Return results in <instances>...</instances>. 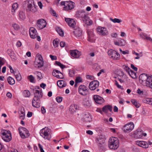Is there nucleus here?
I'll list each match as a JSON object with an SVG mask.
<instances>
[{
  "label": "nucleus",
  "mask_w": 152,
  "mask_h": 152,
  "mask_svg": "<svg viewBox=\"0 0 152 152\" xmlns=\"http://www.w3.org/2000/svg\"><path fill=\"white\" fill-rule=\"evenodd\" d=\"M131 68L134 70L137 71V67H135L133 64H131Z\"/></svg>",
  "instance_id": "nucleus-57"
},
{
  "label": "nucleus",
  "mask_w": 152,
  "mask_h": 152,
  "mask_svg": "<svg viewBox=\"0 0 152 152\" xmlns=\"http://www.w3.org/2000/svg\"><path fill=\"white\" fill-rule=\"evenodd\" d=\"M136 144L141 147L147 148L148 147V143L145 141H137L136 142Z\"/></svg>",
  "instance_id": "nucleus-21"
},
{
  "label": "nucleus",
  "mask_w": 152,
  "mask_h": 152,
  "mask_svg": "<svg viewBox=\"0 0 152 152\" xmlns=\"http://www.w3.org/2000/svg\"><path fill=\"white\" fill-rule=\"evenodd\" d=\"M27 10L33 12L37 11V6L35 5L33 0H28Z\"/></svg>",
  "instance_id": "nucleus-8"
},
{
  "label": "nucleus",
  "mask_w": 152,
  "mask_h": 152,
  "mask_svg": "<svg viewBox=\"0 0 152 152\" xmlns=\"http://www.w3.org/2000/svg\"><path fill=\"white\" fill-rule=\"evenodd\" d=\"M131 102L136 107L138 108L140 107V104L137 102L136 100L134 99H132L131 100Z\"/></svg>",
  "instance_id": "nucleus-39"
},
{
  "label": "nucleus",
  "mask_w": 152,
  "mask_h": 152,
  "mask_svg": "<svg viewBox=\"0 0 152 152\" xmlns=\"http://www.w3.org/2000/svg\"><path fill=\"white\" fill-rule=\"evenodd\" d=\"M20 135L23 138H25L28 137L30 135L29 132L26 128L20 127L18 129Z\"/></svg>",
  "instance_id": "nucleus-7"
},
{
  "label": "nucleus",
  "mask_w": 152,
  "mask_h": 152,
  "mask_svg": "<svg viewBox=\"0 0 152 152\" xmlns=\"http://www.w3.org/2000/svg\"><path fill=\"white\" fill-rule=\"evenodd\" d=\"M99 83L97 80H94L91 82L89 86V88L91 90H95L99 86Z\"/></svg>",
  "instance_id": "nucleus-13"
},
{
  "label": "nucleus",
  "mask_w": 152,
  "mask_h": 152,
  "mask_svg": "<svg viewBox=\"0 0 152 152\" xmlns=\"http://www.w3.org/2000/svg\"><path fill=\"white\" fill-rule=\"evenodd\" d=\"M35 74L38 77V78L39 80L42 78V76L41 72H37L35 73Z\"/></svg>",
  "instance_id": "nucleus-48"
},
{
  "label": "nucleus",
  "mask_w": 152,
  "mask_h": 152,
  "mask_svg": "<svg viewBox=\"0 0 152 152\" xmlns=\"http://www.w3.org/2000/svg\"><path fill=\"white\" fill-rule=\"evenodd\" d=\"M70 55L75 58H78L81 55L80 53L77 50H71L69 51Z\"/></svg>",
  "instance_id": "nucleus-15"
},
{
  "label": "nucleus",
  "mask_w": 152,
  "mask_h": 152,
  "mask_svg": "<svg viewBox=\"0 0 152 152\" xmlns=\"http://www.w3.org/2000/svg\"><path fill=\"white\" fill-rule=\"evenodd\" d=\"M46 21L43 19H39L37 20V28L39 30L45 28L46 26Z\"/></svg>",
  "instance_id": "nucleus-10"
},
{
  "label": "nucleus",
  "mask_w": 152,
  "mask_h": 152,
  "mask_svg": "<svg viewBox=\"0 0 152 152\" xmlns=\"http://www.w3.org/2000/svg\"><path fill=\"white\" fill-rule=\"evenodd\" d=\"M115 85L118 88L121 89H123V88H122L121 86L119 84L118 82H117V81L116 80H115Z\"/></svg>",
  "instance_id": "nucleus-54"
},
{
  "label": "nucleus",
  "mask_w": 152,
  "mask_h": 152,
  "mask_svg": "<svg viewBox=\"0 0 152 152\" xmlns=\"http://www.w3.org/2000/svg\"><path fill=\"white\" fill-rule=\"evenodd\" d=\"M83 20L88 26L91 25L93 23V21L89 19L87 16L86 17V18Z\"/></svg>",
  "instance_id": "nucleus-26"
},
{
  "label": "nucleus",
  "mask_w": 152,
  "mask_h": 152,
  "mask_svg": "<svg viewBox=\"0 0 152 152\" xmlns=\"http://www.w3.org/2000/svg\"><path fill=\"white\" fill-rule=\"evenodd\" d=\"M56 30L60 36L61 37L64 36L63 32L61 28L59 27H57L56 28Z\"/></svg>",
  "instance_id": "nucleus-37"
},
{
  "label": "nucleus",
  "mask_w": 152,
  "mask_h": 152,
  "mask_svg": "<svg viewBox=\"0 0 152 152\" xmlns=\"http://www.w3.org/2000/svg\"><path fill=\"white\" fill-rule=\"evenodd\" d=\"M74 7L73 3L70 2L68 4L66 3V6L64 7V10H68L74 8Z\"/></svg>",
  "instance_id": "nucleus-25"
},
{
  "label": "nucleus",
  "mask_w": 152,
  "mask_h": 152,
  "mask_svg": "<svg viewBox=\"0 0 152 152\" xmlns=\"http://www.w3.org/2000/svg\"><path fill=\"white\" fill-rule=\"evenodd\" d=\"M123 69L128 73L129 71L131 70V69L128 66L126 65H124L123 66Z\"/></svg>",
  "instance_id": "nucleus-49"
},
{
  "label": "nucleus",
  "mask_w": 152,
  "mask_h": 152,
  "mask_svg": "<svg viewBox=\"0 0 152 152\" xmlns=\"http://www.w3.org/2000/svg\"><path fill=\"white\" fill-rule=\"evenodd\" d=\"M77 106L75 104L71 105L69 107V111L72 113H74L77 110Z\"/></svg>",
  "instance_id": "nucleus-27"
},
{
  "label": "nucleus",
  "mask_w": 152,
  "mask_h": 152,
  "mask_svg": "<svg viewBox=\"0 0 152 152\" xmlns=\"http://www.w3.org/2000/svg\"><path fill=\"white\" fill-rule=\"evenodd\" d=\"M14 75L17 80L18 81H19L21 80V76L20 73H19L18 72H14Z\"/></svg>",
  "instance_id": "nucleus-34"
},
{
  "label": "nucleus",
  "mask_w": 152,
  "mask_h": 152,
  "mask_svg": "<svg viewBox=\"0 0 152 152\" xmlns=\"http://www.w3.org/2000/svg\"><path fill=\"white\" fill-rule=\"evenodd\" d=\"M75 35L77 37H79L81 36L82 34V32L81 30L79 29H77L73 31Z\"/></svg>",
  "instance_id": "nucleus-31"
},
{
  "label": "nucleus",
  "mask_w": 152,
  "mask_h": 152,
  "mask_svg": "<svg viewBox=\"0 0 152 152\" xmlns=\"http://www.w3.org/2000/svg\"><path fill=\"white\" fill-rule=\"evenodd\" d=\"M36 57L38 58L37 60L39 61H44L43 59L42 55L39 53L37 54L36 56Z\"/></svg>",
  "instance_id": "nucleus-44"
},
{
  "label": "nucleus",
  "mask_w": 152,
  "mask_h": 152,
  "mask_svg": "<svg viewBox=\"0 0 152 152\" xmlns=\"http://www.w3.org/2000/svg\"><path fill=\"white\" fill-rule=\"evenodd\" d=\"M52 74L53 76L59 79H63L64 77L63 74L58 70H53Z\"/></svg>",
  "instance_id": "nucleus-14"
},
{
  "label": "nucleus",
  "mask_w": 152,
  "mask_h": 152,
  "mask_svg": "<svg viewBox=\"0 0 152 152\" xmlns=\"http://www.w3.org/2000/svg\"><path fill=\"white\" fill-rule=\"evenodd\" d=\"M38 5L40 9H42V4L41 1L38 2Z\"/></svg>",
  "instance_id": "nucleus-63"
},
{
  "label": "nucleus",
  "mask_w": 152,
  "mask_h": 152,
  "mask_svg": "<svg viewBox=\"0 0 152 152\" xmlns=\"http://www.w3.org/2000/svg\"><path fill=\"white\" fill-rule=\"evenodd\" d=\"M8 53L12 59H14V60H16L15 58L14 57L13 55H12L13 53H12L11 50H8Z\"/></svg>",
  "instance_id": "nucleus-47"
},
{
  "label": "nucleus",
  "mask_w": 152,
  "mask_h": 152,
  "mask_svg": "<svg viewBox=\"0 0 152 152\" xmlns=\"http://www.w3.org/2000/svg\"><path fill=\"white\" fill-rule=\"evenodd\" d=\"M82 82V79L80 77H76L75 80V86L77 84L81 82Z\"/></svg>",
  "instance_id": "nucleus-45"
},
{
  "label": "nucleus",
  "mask_w": 152,
  "mask_h": 152,
  "mask_svg": "<svg viewBox=\"0 0 152 152\" xmlns=\"http://www.w3.org/2000/svg\"><path fill=\"white\" fill-rule=\"evenodd\" d=\"M53 44L54 47L56 48L59 45V42L56 39H55L53 41Z\"/></svg>",
  "instance_id": "nucleus-50"
},
{
  "label": "nucleus",
  "mask_w": 152,
  "mask_h": 152,
  "mask_svg": "<svg viewBox=\"0 0 152 152\" xmlns=\"http://www.w3.org/2000/svg\"><path fill=\"white\" fill-rule=\"evenodd\" d=\"M137 93L140 94L143 93V91H142L140 90V89L138 88L137 91Z\"/></svg>",
  "instance_id": "nucleus-64"
},
{
  "label": "nucleus",
  "mask_w": 152,
  "mask_h": 152,
  "mask_svg": "<svg viewBox=\"0 0 152 152\" xmlns=\"http://www.w3.org/2000/svg\"><path fill=\"white\" fill-rule=\"evenodd\" d=\"M142 101L144 103L152 105V98H145L143 99Z\"/></svg>",
  "instance_id": "nucleus-32"
},
{
  "label": "nucleus",
  "mask_w": 152,
  "mask_h": 152,
  "mask_svg": "<svg viewBox=\"0 0 152 152\" xmlns=\"http://www.w3.org/2000/svg\"><path fill=\"white\" fill-rule=\"evenodd\" d=\"M50 131V129L48 128L45 127L40 130V135L45 139L50 140L51 138Z\"/></svg>",
  "instance_id": "nucleus-4"
},
{
  "label": "nucleus",
  "mask_w": 152,
  "mask_h": 152,
  "mask_svg": "<svg viewBox=\"0 0 152 152\" xmlns=\"http://www.w3.org/2000/svg\"><path fill=\"white\" fill-rule=\"evenodd\" d=\"M88 33V40L91 42H93L94 41V34L93 32L90 30L87 31Z\"/></svg>",
  "instance_id": "nucleus-20"
},
{
  "label": "nucleus",
  "mask_w": 152,
  "mask_h": 152,
  "mask_svg": "<svg viewBox=\"0 0 152 152\" xmlns=\"http://www.w3.org/2000/svg\"><path fill=\"white\" fill-rule=\"evenodd\" d=\"M22 45L21 42L19 41H18L16 44V45L18 47H20Z\"/></svg>",
  "instance_id": "nucleus-59"
},
{
  "label": "nucleus",
  "mask_w": 152,
  "mask_h": 152,
  "mask_svg": "<svg viewBox=\"0 0 152 152\" xmlns=\"http://www.w3.org/2000/svg\"><path fill=\"white\" fill-rule=\"evenodd\" d=\"M1 137L3 140L6 142H10L12 139L10 132L6 130L2 132Z\"/></svg>",
  "instance_id": "nucleus-6"
},
{
  "label": "nucleus",
  "mask_w": 152,
  "mask_h": 152,
  "mask_svg": "<svg viewBox=\"0 0 152 152\" xmlns=\"http://www.w3.org/2000/svg\"><path fill=\"white\" fill-rule=\"evenodd\" d=\"M58 86L60 88H62L66 85V83H64V82L63 80H59L57 82Z\"/></svg>",
  "instance_id": "nucleus-29"
},
{
  "label": "nucleus",
  "mask_w": 152,
  "mask_h": 152,
  "mask_svg": "<svg viewBox=\"0 0 152 152\" xmlns=\"http://www.w3.org/2000/svg\"><path fill=\"white\" fill-rule=\"evenodd\" d=\"M18 5L17 3H14L12 5L11 11L13 15H14L16 10L18 8Z\"/></svg>",
  "instance_id": "nucleus-33"
},
{
  "label": "nucleus",
  "mask_w": 152,
  "mask_h": 152,
  "mask_svg": "<svg viewBox=\"0 0 152 152\" xmlns=\"http://www.w3.org/2000/svg\"><path fill=\"white\" fill-rule=\"evenodd\" d=\"M93 99L95 102L98 104H101L103 103L104 101V99L98 95H94L93 96Z\"/></svg>",
  "instance_id": "nucleus-18"
},
{
  "label": "nucleus",
  "mask_w": 152,
  "mask_h": 152,
  "mask_svg": "<svg viewBox=\"0 0 152 152\" xmlns=\"http://www.w3.org/2000/svg\"><path fill=\"white\" fill-rule=\"evenodd\" d=\"M19 17L20 19L24 20L26 18L25 13L23 12H20L19 13Z\"/></svg>",
  "instance_id": "nucleus-41"
},
{
  "label": "nucleus",
  "mask_w": 152,
  "mask_h": 152,
  "mask_svg": "<svg viewBox=\"0 0 152 152\" xmlns=\"http://www.w3.org/2000/svg\"><path fill=\"white\" fill-rule=\"evenodd\" d=\"M83 120L86 122H90L91 120L90 115L88 114H87L83 116Z\"/></svg>",
  "instance_id": "nucleus-30"
},
{
  "label": "nucleus",
  "mask_w": 152,
  "mask_h": 152,
  "mask_svg": "<svg viewBox=\"0 0 152 152\" xmlns=\"http://www.w3.org/2000/svg\"><path fill=\"white\" fill-rule=\"evenodd\" d=\"M34 63L35 66L39 68L42 67L43 66L44 62V61L36 60V59H35Z\"/></svg>",
  "instance_id": "nucleus-23"
},
{
  "label": "nucleus",
  "mask_w": 152,
  "mask_h": 152,
  "mask_svg": "<svg viewBox=\"0 0 152 152\" xmlns=\"http://www.w3.org/2000/svg\"><path fill=\"white\" fill-rule=\"evenodd\" d=\"M78 92L80 94L83 96H85L87 94L88 90L85 86L81 85L79 87Z\"/></svg>",
  "instance_id": "nucleus-12"
},
{
  "label": "nucleus",
  "mask_w": 152,
  "mask_h": 152,
  "mask_svg": "<svg viewBox=\"0 0 152 152\" xmlns=\"http://www.w3.org/2000/svg\"><path fill=\"white\" fill-rule=\"evenodd\" d=\"M50 57L52 60H56L57 59V57L56 56H54L52 55H50Z\"/></svg>",
  "instance_id": "nucleus-55"
},
{
  "label": "nucleus",
  "mask_w": 152,
  "mask_h": 152,
  "mask_svg": "<svg viewBox=\"0 0 152 152\" xmlns=\"http://www.w3.org/2000/svg\"><path fill=\"white\" fill-rule=\"evenodd\" d=\"M96 141L97 143L100 145H102L104 142V139L101 136H99L97 137Z\"/></svg>",
  "instance_id": "nucleus-28"
},
{
  "label": "nucleus",
  "mask_w": 152,
  "mask_h": 152,
  "mask_svg": "<svg viewBox=\"0 0 152 152\" xmlns=\"http://www.w3.org/2000/svg\"><path fill=\"white\" fill-rule=\"evenodd\" d=\"M4 64V60L2 58L0 57V65L2 66Z\"/></svg>",
  "instance_id": "nucleus-56"
},
{
  "label": "nucleus",
  "mask_w": 152,
  "mask_h": 152,
  "mask_svg": "<svg viewBox=\"0 0 152 152\" xmlns=\"http://www.w3.org/2000/svg\"><path fill=\"white\" fill-rule=\"evenodd\" d=\"M140 37L143 39L149 40L151 42L152 41V39L145 33H141L140 34Z\"/></svg>",
  "instance_id": "nucleus-22"
},
{
  "label": "nucleus",
  "mask_w": 152,
  "mask_h": 152,
  "mask_svg": "<svg viewBox=\"0 0 152 152\" xmlns=\"http://www.w3.org/2000/svg\"><path fill=\"white\" fill-rule=\"evenodd\" d=\"M128 73L132 78L134 79L136 78V74L131 69V70Z\"/></svg>",
  "instance_id": "nucleus-36"
},
{
  "label": "nucleus",
  "mask_w": 152,
  "mask_h": 152,
  "mask_svg": "<svg viewBox=\"0 0 152 152\" xmlns=\"http://www.w3.org/2000/svg\"><path fill=\"white\" fill-rule=\"evenodd\" d=\"M7 80L8 83L11 85H13L15 83V80L11 77H9L7 78Z\"/></svg>",
  "instance_id": "nucleus-35"
},
{
  "label": "nucleus",
  "mask_w": 152,
  "mask_h": 152,
  "mask_svg": "<svg viewBox=\"0 0 152 152\" xmlns=\"http://www.w3.org/2000/svg\"><path fill=\"white\" fill-rule=\"evenodd\" d=\"M65 20L66 22L70 27L72 28H74L75 27L76 23L73 19L65 18Z\"/></svg>",
  "instance_id": "nucleus-17"
},
{
  "label": "nucleus",
  "mask_w": 152,
  "mask_h": 152,
  "mask_svg": "<svg viewBox=\"0 0 152 152\" xmlns=\"http://www.w3.org/2000/svg\"><path fill=\"white\" fill-rule=\"evenodd\" d=\"M12 26L14 29L16 31H18L20 28V26L19 25L16 23L12 24Z\"/></svg>",
  "instance_id": "nucleus-40"
},
{
  "label": "nucleus",
  "mask_w": 152,
  "mask_h": 152,
  "mask_svg": "<svg viewBox=\"0 0 152 152\" xmlns=\"http://www.w3.org/2000/svg\"><path fill=\"white\" fill-rule=\"evenodd\" d=\"M112 110V107L109 105H106L103 107L102 108L103 112L107 113L109 110L110 112H111Z\"/></svg>",
  "instance_id": "nucleus-24"
},
{
  "label": "nucleus",
  "mask_w": 152,
  "mask_h": 152,
  "mask_svg": "<svg viewBox=\"0 0 152 152\" xmlns=\"http://www.w3.org/2000/svg\"><path fill=\"white\" fill-rule=\"evenodd\" d=\"M7 96L10 98H11L12 97V94L10 92H8L6 94Z\"/></svg>",
  "instance_id": "nucleus-62"
},
{
  "label": "nucleus",
  "mask_w": 152,
  "mask_h": 152,
  "mask_svg": "<svg viewBox=\"0 0 152 152\" xmlns=\"http://www.w3.org/2000/svg\"><path fill=\"white\" fill-rule=\"evenodd\" d=\"M38 145L40 149L41 152H44V151L43 150V148L42 146L41 145V144L39 143Z\"/></svg>",
  "instance_id": "nucleus-60"
},
{
  "label": "nucleus",
  "mask_w": 152,
  "mask_h": 152,
  "mask_svg": "<svg viewBox=\"0 0 152 152\" xmlns=\"http://www.w3.org/2000/svg\"><path fill=\"white\" fill-rule=\"evenodd\" d=\"M119 140L118 138L112 137L109 139L108 146L110 149H116L119 146Z\"/></svg>",
  "instance_id": "nucleus-3"
},
{
  "label": "nucleus",
  "mask_w": 152,
  "mask_h": 152,
  "mask_svg": "<svg viewBox=\"0 0 152 152\" xmlns=\"http://www.w3.org/2000/svg\"><path fill=\"white\" fill-rule=\"evenodd\" d=\"M107 53L110 58L112 59L115 60L119 59L120 55L116 51L110 49L108 51Z\"/></svg>",
  "instance_id": "nucleus-5"
},
{
  "label": "nucleus",
  "mask_w": 152,
  "mask_h": 152,
  "mask_svg": "<svg viewBox=\"0 0 152 152\" xmlns=\"http://www.w3.org/2000/svg\"><path fill=\"white\" fill-rule=\"evenodd\" d=\"M75 71L72 69H70L69 71V76L71 77H72L75 76Z\"/></svg>",
  "instance_id": "nucleus-43"
},
{
  "label": "nucleus",
  "mask_w": 152,
  "mask_h": 152,
  "mask_svg": "<svg viewBox=\"0 0 152 152\" xmlns=\"http://www.w3.org/2000/svg\"><path fill=\"white\" fill-rule=\"evenodd\" d=\"M140 83L144 86H146L149 87L152 83V76H148L145 73L141 75L139 77Z\"/></svg>",
  "instance_id": "nucleus-2"
},
{
  "label": "nucleus",
  "mask_w": 152,
  "mask_h": 152,
  "mask_svg": "<svg viewBox=\"0 0 152 152\" xmlns=\"http://www.w3.org/2000/svg\"><path fill=\"white\" fill-rule=\"evenodd\" d=\"M65 45V42H64L62 41L60 42V46L61 47H64Z\"/></svg>",
  "instance_id": "nucleus-61"
},
{
  "label": "nucleus",
  "mask_w": 152,
  "mask_h": 152,
  "mask_svg": "<svg viewBox=\"0 0 152 152\" xmlns=\"http://www.w3.org/2000/svg\"><path fill=\"white\" fill-rule=\"evenodd\" d=\"M76 16L79 18L80 19L83 20L87 16L85 12L83 10H79L77 12Z\"/></svg>",
  "instance_id": "nucleus-16"
},
{
  "label": "nucleus",
  "mask_w": 152,
  "mask_h": 152,
  "mask_svg": "<svg viewBox=\"0 0 152 152\" xmlns=\"http://www.w3.org/2000/svg\"><path fill=\"white\" fill-rule=\"evenodd\" d=\"M25 113L23 112H21V114L20 115V117L21 119L23 120L24 118Z\"/></svg>",
  "instance_id": "nucleus-53"
},
{
  "label": "nucleus",
  "mask_w": 152,
  "mask_h": 152,
  "mask_svg": "<svg viewBox=\"0 0 152 152\" xmlns=\"http://www.w3.org/2000/svg\"><path fill=\"white\" fill-rule=\"evenodd\" d=\"M63 98L61 96H58L56 98V99L58 103L61 102Z\"/></svg>",
  "instance_id": "nucleus-52"
},
{
  "label": "nucleus",
  "mask_w": 152,
  "mask_h": 152,
  "mask_svg": "<svg viewBox=\"0 0 152 152\" xmlns=\"http://www.w3.org/2000/svg\"><path fill=\"white\" fill-rule=\"evenodd\" d=\"M28 79L30 82L34 83V77L32 75H31L28 77Z\"/></svg>",
  "instance_id": "nucleus-46"
},
{
  "label": "nucleus",
  "mask_w": 152,
  "mask_h": 152,
  "mask_svg": "<svg viewBox=\"0 0 152 152\" xmlns=\"http://www.w3.org/2000/svg\"><path fill=\"white\" fill-rule=\"evenodd\" d=\"M29 32L30 36L31 38L34 39L36 37L37 35V31L34 28L31 27L29 30Z\"/></svg>",
  "instance_id": "nucleus-19"
},
{
  "label": "nucleus",
  "mask_w": 152,
  "mask_h": 152,
  "mask_svg": "<svg viewBox=\"0 0 152 152\" xmlns=\"http://www.w3.org/2000/svg\"><path fill=\"white\" fill-rule=\"evenodd\" d=\"M96 30L98 33L103 36H106L109 33L106 28L104 27L98 26L96 28Z\"/></svg>",
  "instance_id": "nucleus-9"
},
{
  "label": "nucleus",
  "mask_w": 152,
  "mask_h": 152,
  "mask_svg": "<svg viewBox=\"0 0 152 152\" xmlns=\"http://www.w3.org/2000/svg\"><path fill=\"white\" fill-rule=\"evenodd\" d=\"M134 125L133 123L130 122L129 123L126 124L123 127V129L125 132H130L133 129Z\"/></svg>",
  "instance_id": "nucleus-11"
},
{
  "label": "nucleus",
  "mask_w": 152,
  "mask_h": 152,
  "mask_svg": "<svg viewBox=\"0 0 152 152\" xmlns=\"http://www.w3.org/2000/svg\"><path fill=\"white\" fill-rule=\"evenodd\" d=\"M110 20L114 23H120L121 22L122 20L118 18H115L114 19H112V18H110Z\"/></svg>",
  "instance_id": "nucleus-42"
},
{
  "label": "nucleus",
  "mask_w": 152,
  "mask_h": 152,
  "mask_svg": "<svg viewBox=\"0 0 152 152\" xmlns=\"http://www.w3.org/2000/svg\"><path fill=\"white\" fill-rule=\"evenodd\" d=\"M23 95L25 97H29L30 96V93L28 90H25L23 92Z\"/></svg>",
  "instance_id": "nucleus-38"
},
{
  "label": "nucleus",
  "mask_w": 152,
  "mask_h": 152,
  "mask_svg": "<svg viewBox=\"0 0 152 152\" xmlns=\"http://www.w3.org/2000/svg\"><path fill=\"white\" fill-rule=\"evenodd\" d=\"M120 46H124L125 45V41L122 39H121L119 41Z\"/></svg>",
  "instance_id": "nucleus-51"
},
{
  "label": "nucleus",
  "mask_w": 152,
  "mask_h": 152,
  "mask_svg": "<svg viewBox=\"0 0 152 152\" xmlns=\"http://www.w3.org/2000/svg\"><path fill=\"white\" fill-rule=\"evenodd\" d=\"M41 111L42 114H44L46 113V110L45 107L42 106L41 108Z\"/></svg>",
  "instance_id": "nucleus-58"
},
{
  "label": "nucleus",
  "mask_w": 152,
  "mask_h": 152,
  "mask_svg": "<svg viewBox=\"0 0 152 152\" xmlns=\"http://www.w3.org/2000/svg\"><path fill=\"white\" fill-rule=\"evenodd\" d=\"M39 89L40 90H36L34 91V95L32 101V106L37 108L40 106V99L42 96V91Z\"/></svg>",
  "instance_id": "nucleus-1"
}]
</instances>
